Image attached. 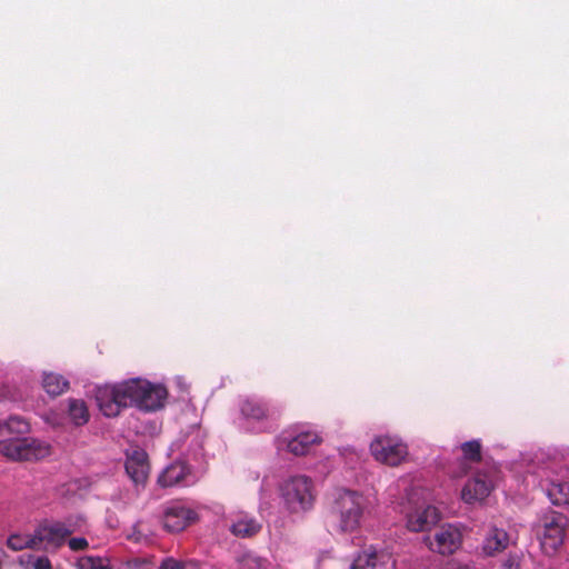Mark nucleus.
<instances>
[{
	"label": "nucleus",
	"mask_w": 569,
	"mask_h": 569,
	"mask_svg": "<svg viewBox=\"0 0 569 569\" xmlns=\"http://www.w3.org/2000/svg\"><path fill=\"white\" fill-rule=\"evenodd\" d=\"M167 395L164 387L133 378L117 385L97 387L94 397L100 411L113 418L127 407L156 411L163 407Z\"/></svg>",
	"instance_id": "obj_1"
},
{
	"label": "nucleus",
	"mask_w": 569,
	"mask_h": 569,
	"mask_svg": "<svg viewBox=\"0 0 569 569\" xmlns=\"http://www.w3.org/2000/svg\"><path fill=\"white\" fill-rule=\"evenodd\" d=\"M366 507L367 499L361 493L343 490L331 505L329 522L338 532H355L360 527Z\"/></svg>",
	"instance_id": "obj_2"
},
{
	"label": "nucleus",
	"mask_w": 569,
	"mask_h": 569,
	"mask_svg": "<svg viewBox=\"0 0 569 569\" xmlns=\"http://www.w3.org/2000/svg\"><path fill=\"white\" fill-rule=\"evenodd\" d=\"M280 489L288 509L292 512L306 511L312 508L315 495L310 478L306 476L291 477L282 483Z\"/></svg>",
	"instance_id": "obj_3"
},
{
	"label": "nucleus",
	"mask_w": 569,
	"mask_h": 569,
	"mask_svg": "<svg viewBox=\"0 0 569 569\" xmlns=\"http://www.w3.org/2000/svg\"><path fill=\"white\" fill-rule=\"evenodd\" d=\"M0 452L13 461H30L50 455V446L36 439L12 438L0 441Z\"/></svg>",
	"instance_id": "obj_4"
},
{
	"label": "nucleus",
	"mask_w": 569,
	"mask_h": 569,
	"mask_svg": "<svg viewBox=\"0 0 569 569\" xmlns=\"http://www.w3.org/2000/svg\"><path fill=\"white\" fill-rule=\"evenodd\" d=\"M541 521V546L547 552H555L563 543L569 520L565 515L551 510L542 516Z\"/></svg>",
	"instance_id": "obj_5"
},
{
	"label": "nucleus",
	"mask_w": 569,
	"mask_h": 569,
	"mask_svg": "<svg viewBox=\"0 0 569 569\" xmlns=\"http://www.w3.org/2000/svg\"><path fill=\"white\" fill-rule=\"evenodd\" d=\"M375 459L388 466L400 465L408 455V448L391 437H378L370 445Z\"/></svg>",
	"instance_id": "obj_6"
},
{
	"label": "nucleus",
	"mask_w": 569,
	"mask_h": 569,
	"mask_svg": "<svg viewBox=\"0 0 569 569\" xmlns=\"http://www.w3.org/2000/svg\"><path fill=\"white\" fill-rule=\"evenodd\" d=\"M429 549L440 555H452L461 545L460 531L451 526H442L433 537H426Z\"/></svg>",
	"instance_id": "obj_7"
},
{
	"label": "nucleus",
	"mask_w": 569,
	"mask_h": 569,
	"mask_svg": "<svg viewBox=\"0 0 569 569\" xmlns=\"http://www.w3.org/2000/svg\"><path fill=\"white\" fill-rule=\"evenodd\" d=\"M321 438L315 431H299L297 433H290L288 431L282 432L279 438L280 447H284L290 453L295 456L307 455L312 446L319 445Z\"/></svg>",
	"instance_id": "obj_8"
},
{
	"label": "nucleus",
	"mask_w": 569,
	"mask_h": 569,
	"mask_svg": "<svg viewBox=\"0 0 569 569\" xmlns=\"http://www.w3.org/2000/svg\"><path fill=\"white\" fill-rule=\"evenodd\" d=\"M124 468L127 475L136 486H144L150 472L147 452L142 449H134L128 452Z\"/></svg>",
	"instance_id": "obj_9"
},
{
	"label": "nucleus",
	"mask_w": 569,
	"mask_h": 569,
	"mask_svg": "<svg viewBox=\"0 0 569 569\" xmlns=\"http://www.w3.org/2000/svg\"><path fill=\"white\" fill-rule=\"evenodd\" d=\"M393 565L392 553L387 549L369 546L357 555L349 569H377L379 566Z\"/></svg>",
	"instance_id": "obj_10"
},
{
	"label": "nucleus",
	"mask_w": 569,
	"mask_h": 569,
	"mask_svg": "<svg viewBox=\"0 0 569 569\" xmlns=\"http://www.w3.org/2000/svg\"><path fill=\"white\" fill-rule=\"evenodd\" d=\"M492 482L486 475H476L468 480L461 491V498L467 503L482 501L492 490Z\"/></svg>",
	"instance_id": "obj_11"
},
{
	"label": "nucleus",
	"mask_w": 569,
	"mask_h": 569,
	"mask_svg": "<svg viewBox=\"0 0 569 569\" xmlns=\"http://www.w3.org/2000/svg\"><path fill=\"white\" fill-rule=\"evenodd\" d=\"M46 543L58 549L62 547L68 537L74 532L70 521H53L40 525Z\"/></svg>",
	"instance_id": "obj_12"
},
{
	"label": "nucleus",
	"mask_w": 569,
	"mask_h": 569,
	"mask_svg": "<svg viewBox=\"0 0 569 569\" xmlns=\"http://www.w3.org/2000/svg\"><path fill=\"white\" fill-rule=\"evenodd\" d=\"M193 517L194 512L186 507H168L163 512V528L169 532H180L190 525Z\"/></svg>",
	"instance_id": "obj_13"
},
{
	"label": "nucleus",
	"mask_w": 569,
	"mask_h": 569,
	"mask_svg": "<svg viewBox=\"0 0 569 569\" xmlns=\"http://www.w3.org/2000/svg\"><path fill=\"white\" fill-rule=\"evenodd\" d=\"M439 511L433 506H426L408 516L407 527L411 531H425L430 529L439 520Z\"/></svg>",
	"instance_id": "obj_14"
},
{
	"label": "nucleus",
	"mask_w": 569,
	"mask_h": 569,
	"mask_svg": "<svg viewBox=\"0 0 569 569\" xmlns=\"http://www.w3.org/2000/svg\"><path fill=\"white\" fill-rule=\"evenodd\" d=\"M262 529V525L253 516L247 513L234 515L229 527L230 532L239 538H252Z\"/></svg>",
	"instance_id": "obj_15"
},
{
	"label": "nucleus",
	"mask_w": 569,
	"mask_h": 569,
	"mask_svg": "<svg viewBox=\"0 0 569 569\" xmlns=\"http://www.w3.org/2000/svg\"><path fill=\"white\" fill-rule=\"evenodd\" d=\"M462 452L458 471H453L455 477H462L470 470V465L480 462L482 459V446L480 440H470L460 445Z\"/></svg>",
	"instance_id": "obj_16"
},
{
	"label": "nucleus",
	"mask_w": 569,
	"mask_h": 569,
	"mask_svg": "<svg viewBox=\"0 0 569 569\" xmlns=\"http://www.w3.org/2000/svg\"><path fill=\"white\" fill-rule=\"evenodd\" d=\"M509 542L510 538L506 530L497 527H491L485 537L482 543V551L487 556H495L507 549Z\"/></svg>",
	"instance_id": "obj_17"
},
{
	"label": "nucleus",
	"mask_w": 569,
	"mask_h": 569,
	"mask_svg": "<svg viewBox=\"0 0 569 569\" xmlns=\"http://www.w3.org/2000/svg\"><path fill=\"white\" fill-rule=\"evenodd\" d=\"M188 475V466L182 461H176L161 472L158 477V483L163 488L172 487L182 483Z\"/></svg>",
	"instance_id": "obj_18"
},
{
	"label": "nucleus",
	"mask_w": 569,
	"mask_h": 569,
	"mask_svg": "<svg viewBox=\"0 0 569 569\" xmlns=\"http://www.w3.org/2000/svg\"><path fill=\"white\" fill-rule=\"evenodd\" d=\"M240 412L247 420L262 421L269 418L268 406L257 399H244L240 403Z\"/></svg>",
	"instance_id": "obj_19"
},
{
	"label": "nucleus",
	"mask_w": 569,
	"mask_h": 569,
	"mask_svg": "<svg viewBox=\"0 0 569 569\" xmlns=\"http://www.w3.org/2000/svg\"><path fill=\"white\" fill-rule=\"evenodd\" d=\"M42 386L46 392L52 397H58L62 395L69 388V381L57 373H44Z\"/></svg>",
	"instance_id": "obj_20"
},
{
	"label": "nucleus",
	"mask_w": 569,
	"mask_h": 569,
	"mask_svg": "<svg viewBox=\"0 0 569 569\" xmlns=\"http://www.w3.org/2000/svg\"><path fill=\"white\" fill-rule=\"evenodd\" d=\"M68 413L76 426H83L89 421L90 415L86 402L81 399L68 400Z\"/></svg>",
	"instance_id": "obj_21"
},
{
	"label": "nucleus",
	"mask_w": 569,
	"mask_h": 569,
	"mask_svg": "<svg viewBox=\"0 0 569 569\" xmlns=\"http://www.w3.org/2000/svg\"><path fill=\"white\" fill-rule=\"evenodd\" d=\"M29 422L24 418L18 416L10 417L0 426L1 433L8 432L12 435H24L29 432Z\"/></svg>",
	"instance_id": "obj_22"
},
{
	"label": "nucleus",
	"mask_w": 569,
	"mask_h": 569,
	"mask_svg": "<svg viewBox=\"0 0 569 569\" xmlns=\"http://www.w3.org/2000/svg\"><path fill=\"white\" fill-rule=\"evenodd\" d=\"M548 496L553 505H569V485L552 483L548 489Z\"/></svg>",
	"instance_id": "obj_23"
},
{
	"label": "nucleus",
	"mask_w": 569,
	"mask_h": 569,
	"mask_svg": "<svg viewBox=\"0 0 569 569\" xmlns=\"http://www.w3.org/2000/svg\"><path fill=\"white\" fill-rule=\"evenodd\" d=\"M27 535L13 533L7 539V547L12 551L27 549Z\"/></svg>",
	"instance_id": "obj_24"
},
{
	"label": "nucleus",
	"mask_w": 569,
	"mask_h": 569,
	"mask_svg": "<svg viewBox=\"0 0 569 569\" xmlns=\"http://www.w3.org/2000/svg\"><path fill=\"white\" fill-rule=\"evenodd\" d=\"M78 567L79 569H104L102 558L92 556L80 558Z\"/></svg>",
	"instance_id": "obj_25"
},
{
	"label": "nucleus",
	"mask_w": 569,
	"mask_h": 569,
	"mask_svg": "<svg viewBox=\"0 0 569 569\" xmlns=\"http://www.w3.org/2000/svg\"><path fill=\"white\" fill-rule=\"evenodd\" d=\"M46 542L40 525L33 535H27V549L39 550L40 546Z\"/></svg>",
	"instance_id": "obj_26"
},
{
	"label": "nucleus",
	"mask_w": 569,
	"mask_h": 569,
	"mask_svg": "<svg viewBox=\"0 0 569 569\" xmlns=\"http://www.w3.org/2000/svg\"><path fill=\"white\" fill-rule=\"evenodd\" d=\"M521 556L510 552L501 563V569H520Z\"/></svg>",
	"instance_id": "obj_27"
},
{
	"label": "nucleus",
	"mask_w": 569,
	"mask_h": 569,
	"mask_svg": "<svg viewBox=\"0 0 569 569\" xmlns=\"http://www.w3.org/2000/svg\"><path fill=\"white\" fill-rule=\"evenodd\" d=\"M68 546L72 551H81L87 549L89 543L86 538L78 537L69 539Z\"/></svg>",
	"instance_id": "obj_28"
},
{
	"label": "nucleus",
	"mask_w": 569,
	"mask_h": 569,
	"mask_svg": "<svg viewBox=\"0 0 569 569\" xmlns=\"http://www.w3.org/2000/svg\"><path fill=\"white\" fill-rule=\"evenodd\" d=\"M159 569H184V563L172 557L166 558L159 566Z\"/></svg>",
	"instance_id": "obj_29"
},
{
	"label": "nucleus",
	"mask_w": 569,
	"mask_h": 569,
	"mask_svg": "<svg viewBox=\"0 0 569 569\" xmlns=\"http://www.w3.org/2000/svg\"><path fill=\"white\" fill-rule=\"evenodd\" d=\"M128 539L134 542H141L144 539V535L141 532L139 523H136L132 527V531L129 535Z\"/></svg>",
	"instance_id": "obj_30"
},
{
	"label": "nucleus",
	"mask_w": 569,
	"mask_h": 569,
	"mask_svg": "<svg viewBox=\"0 0 569 569\" xmlns=\"http://www.w3.org/2000/svg\"><path fill=\"white\" fill-rule=\"evenodd\" d=\"M34 569H52L51 561L48 557H39L33 565Z\"/></svg>",
	"instance_id": "obj_31"
}]
</instances>
